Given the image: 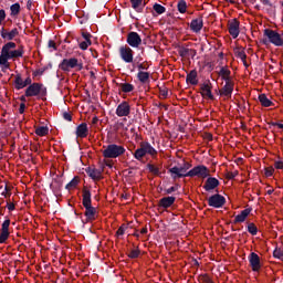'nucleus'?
<instances>
[{
	"label": "nucleus",
	"instance_id": "obj_34",
	"mask_svg": "<svg viewBox=\"0 0 283 283\" xmlns=\"http://www.w3.org/2000/svg\"><path fill=\"white\" fill-rule=\"evenodd\" d=\"M36 136H48L50 134V128L48 126H40L35 129Z\"/></svg>",
	"mask_w": 283,
	"mask_h": 283
},
{
	"label": "nucleus",
	"instance_id": "obj_8",
	"mask_svg": "<svg viewBox=\"0 0 283 283\" xmlns=\"http://www.w3.org/2000/svg\"><path fill=\"white\" fill-rule=\"evenodd\" d=\"M188 178H209V168L205 165L193 167L187 172Z\"/></svg>",
	"mask_w": 283,
	"mask_h": 283
},
{
	"label": "nucleus",
	"instance_id": "obj_48",
	"mask_svg": "<svg viewBox=\"0 0 283 283\" xmlns=\"http://www.w3.org/2000/svg\"><path fill=\"white\" fill-rule=\"evenodd\" d=\"M125 231H127V226L122 224L118 230L116 231V235H125Z\"/></svg>",
	"mask_w": 283,
	"mask_h": 283
},
{
	"label": "nucleus",
	"instance_id": "obj_57",
	"mask_svg": "<svg viewBox=\"0 0 283 283\" xmlns=\"http://www.w3.org/2000/svg\"><path fill=\"white\" fill-rule=\"evenodd\" d=\"M6 21V10H0V25Z\"/></svg>",
	"mask_w": 283,
	"mask_h": 283
},
{
	"label": "nucleus",
	"instance_id": "obj_62",
	"mask_svg": "<svg viewBox=\"0 0 283 283\" xmlns=\"http://www.w3.org/2000/svg\"><path fill=\"white\" fill-rule=\"evenodd\" d=\"M25 113V103H21L19 107V114H24Z\"/></svg>",
	"mask_w": 283,
	"mask_h": 283
},
{
	"label": "nucleus",
	"instance_id": "obj_41",
	"mask_svg": "<svg viewBox=\"0 0 283 283\" xmlns=\"http://www.w3.org/2000/svg\"><path fill=\"white\" fill-rule=\"evenodd\" d=\"M167 96H169V90H167L165 86L159 87V98L165 99Z\"/></svg>",
	"mask_w": 283,
	"mask_h": 283
},
{
	"label": "nucleus",
	"instance_id": "obj_37",
	"mask_svg": "<svg viewBox=\"0 0 283 283\" xmlns=\"http://www.w3.org/2000/svg\"><path fill=\"white\" fill-rule=\"evenodd\" d=\"M153 10H155L157 14H165V12H167V9L163 4L158 3L154 4Z\"/></svg>",
	"mask_w": 283,
	"mask_h": 283
},
{
	"label": "nucleus",
	"instance_id": "obj_35",
	"mask_svg": "<svg viewBox=\"0 0 283 283\" xmlns=\"http://www.w3.org/2000/svg\"><path fill=\"white\" fill-rule=\"evenodd\" d=\"M10 10L11 17H17L21 12V4H19V2H15L10 7Z\"/></svg>",
	"mask_w": 283,
	"mask_h": 283
},
{
	"label": "nucleus",
	"instance_id": "obj_23",
	"mask_svg": "<svg viewBox=\"0 0 283 283\" xmlns=\"http://www.w3.org/2000/svg\"><path fill=\"white\" fill-rule=\"evenodd\" d=\"M186 83L188 85H198V71L191 70L186 76Z\"/></svg>",
	"mask_w": 283,
	"mask_h": 283
},
{
	"label": "nucleus",
	"instance_id": "obj_6",
	"mask_svg": "<svg viewBox=\"0 0 283 283\" xmlns=\"http://www.w3.org/2000/svg\"><path fill=\"white\" fill-rule=\"evenodd\" d=\"M126 149L124 146L109 144L106 149L103 150L104 158H119L125 154Z\"/></svg>",
	"mask_w": 283,
	"mask_h": 283
},
{
	"label": "nucleus",
	"instance_id": "obj_44",
	"mask_svg": "<svg viewBox=\"0 0 283 283\" xmlns=\"http://www.w3.org/2000/svg\"><path fill=\"white\" fill-rule=\"evenodd\" d=\"M9 238H10V232L1 231V233H0V244H6V242Z\"/></svg>",
	"mask_w": 283,
	"mask_h": 283
},
{
	"label": "nucleus",
	"instance_id": "obj_64",
	"mask_svg": "<svg viewBox=\"0 0 283 283\" xmlns=\"http://www.w3.org/2000/svg\"><path fill=\"white\" fill-rule=\"evenodd\" d=\"M7 208H8L10 211H14V209H15L14 203H8V205H7Z\"/></svg>",
	"mask_w": 283,
	"mask_h": 283
},
{
	"label": "nucleus",
	"instance_id": "obj_45",
	"mask_svg": "<svg viewBox=\"0 0 283 283\" xmlns=\"http://www.w3.org/2000/svg\"><path fill=\"white\" fill-rule=\"evenodd\" d=\"M1 231L10 233V219H6L2 223Z\"/></svg>",
	"mask_w": 283,
	"mask_h": 283
},
{
	"label": "nucleus",
	"instance_id": "obj_14",
	"mask_svg": "<svg viewBox=\"0 0 283 283\" xmlns=\"http://www.w3.org/2000/svg\"><path fill=\"white\" fill-rule=\"evenodd\" d=\"M248 260L250 262V266L254 273H258L260 269H262V262L260 261V255L255 252H251L248 256Z\"/></svg>",
	"mask_w": 283,
	"mask_h": 283
},
{
	"label": "nucleus",
	"instance_id": "obj_53",
	"mask_svg": "<svg viewBox=\"0 0 283 283\" xmlns=\"http://www.w3.org/2000/svg\"><path fill=\"white\" fill-rule=\"evenodd\" d=\"M48 48H51L54 51L59 50V48L56 46V42H54V40H49Z\"/></svg>",
	"mask_w": 283,
	"mask_h": 283
},
{
	"label": "nucleus",
	"instance_id": "obj_46",
	"mask_svg": "<svg viewBox=\"0 0 283 283\" xmlns=\"http://www.w3.org/2000/svg\"><path fill=\"white\" fill-rule=\"evenodd\" d=\"M139 255H140V250L138 249L132 250L128 253V258H130V260H136V258H138Z\"/></svg>",
	"mask_w": 283,
	"mask_h": 283
},
{
	"label": "nucleus",
	"instance_id": "obj_33",
	"mask_svg": "<svg viewBox=\"0 0 283 283\" xmlns=\"http://www.w3.org/2000/svg\"><path fill=\"white\" fill-rule=\"evenodd\" d=\"M177 10L180 14H185V12H187V1L178 0Z\"/></svg>",
	"mask_w": 283,
	"mask_h": 283
},
{
	"label": "nucleus",
	"instance_id": "obj_2",
	"mask_svg": "<svg viewBox=\"0 0 283 283\" xmlns=\"http://www.w3.org/2000/svg\"><path fill=\"white\" fill-rule=\"evenodd\" d=\"M82 205L85 209V222H94L96 220V208L92 206V191L87 187L82 190Z\"/></svg>",
	"mask_w": 283,
	"mask_h": 283
},
{
	"label": "nucleus",
	"instance_id": "obj_1",
	"mask_svg": "<svg viewBox=\"0 0 283 283\" xmlns=\"http://www.w3.org/2000/svg\"><path fill=\"white\" fill-rule=\"evenodd\" d=\"M23 57V46L17 50V43L8 42L1 49L0 54V67L2 72L10 70V60Z\"/></svg>",
	"mask_w": 283,
	"mask_h": 283
},
{
	"label": "nucleus",
	"instance_id": "obj_3",
	"mask_svg": "<svg viewBox=\"0 0 283 283\" xmlns=\"http://www.w3.org/2000/svg\"><path fill=\"white\" fill-rule=\"evenodd\" d=\"M263 36H265L262 39L263 45H269V43H271L272 45H275V48L283 46V33H279L273 29H265L263 31Z\"/></svg>",
	"mask_w": 283,
	"mask_h": 283
},
{
	"label": "nucleus",
	"instance_id": "obj_11",
	"mask_svg": "<svg viewBox=\"0 0 283 283\" xmlns=\"http://www.w3.org/2000/svg\"><path fill=\"white\" fill-rule=\"evenodd\" d=\"M119 56L124 63H134V50L127 45L119 48Z\"/></svg>",
	"mask_w": 283,
	"mask_h": 283
},
{
	"label": "nucleus",
	"instance_id": "obj_29",
	"mask_svg": "<svg viewBox=\"0 0 283 283\" xmlns=\"http://www.w3.org/2000/svg\"><path fill=\"white\" fill-rule=\"evenodd\" d=\"M132 9L136 12H143V8H145V2L143 0H130Z\"/></svg>",
	"mask_w": 283,
	"mask_h": 283
},
{
	"label": "nucleus",
	"instance_id": "obj_55",
	"mask_svg": "<svg viewBox=\"0 0 283 283\" xmlns=\"http://www.w3.org/2000/svg\"><path fill=\"white\" fill-rule=\"evenodd\" d=\"M235 176H238V171H234V172H227V175H226V178L228 179V180H233V178H235Z\"/></svg>",
	"mask_w": 283,
	"mask_h": 283
},
{
	"label": "nucleus",
	"instance_id": "obj_36",
	"mask_svg": "<svg viewBox=\"0 0 283 283\" xmlns=\"http://www.w3.org/2000/svg\"><path fill=\"white\" fill-rule=\"evenodd\" d=\"M76 187H78V177H74L66 186L65 189H67L69 191L71 189H76Z\"/></svg>",
	"mask_w": 283,
	"mask_h": 283
},
{
	"label": "nucleus",
	"instance_id": "obj_61",
	"mask_svg": "<svg viewBox=\"0 0 283 283\" xmlns=\"http://www.w3.org/2000/svg\"><path fill=\"white\" fill-rule=\"evenodd\" d=\"M261 3H263V6H269V8H273V2H271V0H261Z\"/></svg>",
	"mask_w": 283,
	"mask_h": 283
},
{
	"label": "nucleus",
	"instance_id": "obj_10",
	"mask_svg": "<svg viewBox=\"0 0 283 283\" xmlns=\"http://www.w3.org/2000/svg\"><path fill=\"white\" fill-rule=\"evenodd\" d=\"M126 43H128L130 48H140V45H143V38H140V34H138V32L130 31L127 34Z\"/></svg>",
	"mask_w": 283,
	"mask_h": 283
},
{
	"label": "nucleus",
	"instance_id": "obj_15",
	"mask_svg": "<svg viewBox=\"0 0 283 283\" xmlns=\"http://www.w3.org/2000/svg\"><path fill=\"white\" fill-rule=\"evenodd\" d=\"M233 87H235V83L226 82V84L218 91L219 96H224V98H231L233 94Z\"/></svg>",
	"mask_w": 283,
	"mask_h": 283
},
{
	"label": "nucleus",
	"instance_id": "obj_12",
	"mask_svg": "<svg viewBox=\"0 0 283 283\" xmlns=\"http://www.w3.org/2000/svg\"><path fill=\"white\" fill-rule=\"evenodd\" d=\"M228 31L232 39H238L240 36V20L234 18L228 21Z\"/></svg>",
	"mask_w": 283,
	"mask_h": 283
},
{
	"label": "nucleus",
	"instance_id": "obj_63",
	"mask_svg": "<svg viewBox=\"0 0 283 283\" xmlns=\"http://www.w3.org/2000/svg\"><path fill=\"white\" fill-rule=\"evenodd\" d=\"M271 125H272L273 127H279V129H283V124H280V123H277V122H272Z\"/></svg>",
	"mask_w": 283,
	"mask_h": 283
},
{
	"label": "nucleus",
	"instance_id": "obj_18",
	"mask_svg": "<svg viewBox=\"0 0 283 283\" xmlns=\"http://www.w3.org/2000/svg\"><path fill=\"white\" fill-rule=\"evenodd\" d=\"M218 187H220V180L216 177H208L203 185L205 191L208 192L213 191V189H218Z\"/></svg>",
	"mask_w": 283,
	"mask_h": 283
},
{
	"label": "nucleus",
	"instance_id": "obj_52",
	"mask_svg": "<svg viewBox=\"0 0 283 283\" xmlns=\"http://www.w3.org/2000/svg\"><path fill=\"white\" fill-rule=\"evenodd\" d=\"M83 39H85L86 42L92 43V34L88 32H82Z\"/></svg>",
	"mask_w": 283,
	"mask_h": 283
},
{
	"label": "nucleus",
	"instance_id": "obj_20",
	"mask_svg": "<svg viewBox=\"0 0 283 283\" xmlns=\"http://www.w3.org/2000/svg\"><path fill=\"white\" fill-rule=\"evenodd\" d=\"M85 171L87 176L92 178V180H101V178H103V170L101 169L87 167Z\"/></svg>",
	"mask_w": 283,
	"mask_h": 283
},
{
	"label": "nucleus",
	"instance_id": "obj_9",
	"mask_svg": "<svg viewBox=\"0 0 283 283\" xmlns=\"http://www.w3.org/2000/svg\"><path fill=\"white\" fill-rule=\"evenodd\" d=\"M208 205L213 209H222V206L227 205V198L220 193L212 195L208 198Z\"/></svg>",
	"mask_w": 283,
	"mask_h": 283
},
{
	"label": "nucleus",
	"instance_id": "obj_31",
	"mask_svg": "<svg viewBox=\"0 0 283 283\" xmlns=\"http://www.w3.org/2000/svg\"><path fill=\"white\" fill-rule=\"evenodd\" d=\"M119 87L124 94H129V92H134V85L129 83H120Z\"/></svg>",
	"mask_w": 283,
	"mask_h": 283
},
{
	"label": "nucleus",
	"instance_id": "obj_50",
	"mask_svg": "<svg viewBox=\"0 0 283 283\" xmlns=\"http://www.w3.org/2000/svg\"><path fill=\"white\" fill-rule=\"evenodd\" d=\"M235 55L238 59H241V61H247V53L244 52V50L237 51Z\"/></svg>",
	"mask_w": 283,
	"mask_h": 283
},
{
	"label": "nucleus",
	"instance_id": "obj_38",
	"mask_svg": "<svg viewBox=\"0 0 283 283\" xmlns=\"http://www.w3.org/2000/svg\"><path fill=\"white\" fill-rule=\"evenodd\" d=\"M190 52H191V49H188V48H185V46H181L178 50L179 56H181L182 59H186V56H189Z\"/></svg>",
	"mask_w": 283,
	"mask_h": 283
},
{
	"label": "nucleus",
	"instance_id": "obj_26",
	"mask_svg": "<svg viewBox=\"0 0 283 283\" xmlns=\"http://www.w3.org/2000/svg\"><path fill=\"white\" fill-rule=\"evenodd\" d=\"M142 149H144L145 154H149V156H156V154H158V151L156 150V148H154V146H151V144H149V142H143L140 144Z\"/></svg>",
	"mask_w": 283,
	"mask_h": 283
},
{
	"label": "nucleus",
	"instance_id": "obj_42",
	"mask_svg": "<svg viewBox=\"0 0 283 283\" xmlns=\"http://www.w3.org/2000/svg\"><path fill=\"white\" fill-rule=\"evenodd\" d=\"M273 258H275L276 260H281L283 262V250L276 248L273 251Z\"/></svg>",
	"mask_w": 283,
	"mask_h": 283
},
{
	"label": "nucleus",
	"instance_id": "obj_32",
	"mask_svg": "<svg viewBox=\"0 0 283 283\" xmlns=\"http://www.w3.org/2000/svg\"><path fill=\"white\" fill-rule=\"evenodd\" d=\"M133 156H134V158H136V160H143V158H145V156H147V155H146L143 146H140V148L135 150Z\"/></svg>",
	"mask_w": 283,
	"mask_h": 283
},
{
	"label": "nucleus",
	"instance_id": "obj_17",
	"mask_svg": "<svg viewBox=\"0 0 283 283\" xmlns=\"http://www.w3.org/2000/svg\"><path fill=\"white\" fill-rule=\"evenodd\" d=\"M201 96L203 98H209L210 101H214L216 97L213 93H211V82L208 80L203 84L200 85Z\"/></svg>",
	"mask_w": 283,
	"mask_h": 283
},
{
	"label": "nucleus",
	"instance_id": "obj_47",
	"mask_svg": "<svg viewBox=\"0 0 283 283\" xmlns=\"http://www.w3.org/2000/svg\"><path fill=\"white\" fill-rule=\"evenodd\" d=\"M200 282L201 283H216V282H213V280H211V277L208 274H202L200 276Z\"/></svg>",
	"mask_w": 283,
	"mask_h": 283
},
{
	"label": "nucleus",
	"instance_id": "obj_43",
	"mask_svg": "<svg viewBox=\"0 0 283 283\" xmlns=\"http://www.w3.org/2000/svg\"><path fill=\"white\" fill-rule=\"evenodd\" d=\"M248 231L251 233V235H258V227L255 223H249Z\"/></svg>",
	"mask_w": 283,
	"mask_h": 283
},
{
	"label": "nucleus",
	"instance_id": "obj_28",
	"mask_svg": "<svg viewBox=\"0 0 283 283\" xmlns=\"http://www.w3.org/2000/svg\"><path fill=\"white\" fill-rule=\"evenodd\" d=\"M259 102L262 105V107H273V105H275L271 99H269L266 94H260Z\"/></svg>",
	"mask_w": 283,
	"mask_h": 283
},
{
	"label": "nucleus",
	"instance_id": "obj_25",
	"mask_svg": "<svg viewBox=\"0 0 283 283\" xmlns=\"http://www.w3.org/2000/svg\"><path fill=\"white\" fill-rule=\"evenodd\" d=\"M137 81H139V83H142V85H148V83H150L149 72L139 71L137 73Z\"/></svg>",
	"mask_w": 283,
	"mask_h": 283
},
{
	"label": "nucleus",
	"instance_id": "obj_51",
	"mask_svg": "<svg viewBox=\"0 0 283 283\" xmlns=\"http://www.w3.org/2000/svg\"><path fill=\"white\" fill-rule=\"evenodd\" d=\"M175 191H178V185L172 186V187H170L168 189H165V193L168 195V196L174 193Z\"/></svg>",
	"mask_w": 283,
	"mask_h": 283
},
{
	"label": "nucleus",
	"instance_id": "obj_49",
	"mask_svg": "<svg viewBox=\"0 0 283 283\" xmlns=\"http://www.w3.org/2000/svg\"><path fill=\"white\" fill-rule=\"evenodd\" d=\"M274 172H275V168L268 167V168H265L264 175H265L266 178H271V176H273Z\"/></svg>",
	"mask_w": 283,
	"mask_h": 283
},
{
	"label": "nucleus",
	"instance_id": "obj_56",
	"mask_svg": "<svg viewBox=\"0 0 283 283\" xmlns=\"http://www.w3.org/2000/svg\"><path fill=\"white\" fill-rule=\"evenodd\" d=\"M63 118H64V120L72 123V114L65 112V113H63Z\"/></svg>",
	"mask_w": 283,
	"mask_h": 283
},
{
	"label": "nucleus",
	"instance_id": "obj_24",
	"mask_svg": "<svg viewBox=\"0 0 283 283\" xmlns=\"http://www.w3.org/2000/svg\"><path fill=\"white\" fill-rule=\"evenodd\" d=\"M219 76H221L222 81L226 83H233V80H231V71L227 66L220 69Z\"/></svg>",
	"mask_w": 283,
	"mask_h": 283
},
{
	"label": "nucleus",
	"instance_id": "obj_21",
	"mask_svg": "<svg viewBox=\"0 0 283 283\" xmlns=\"http://www.w3.org/2000/svg\"><path fill=\"white\" fill-rule=\"evenodd\" d=\"M174 202H176V197L170 196L161 198L158 205L163 209H169V207L174 206Z\"/></svg>",
	"mask_w": 283,
	"mask_h": 283
},
{
	"label": "nucleus",
	"instance_id": "obj_40",
	"mask_svg": "<svg viewBox=\"0 0 283 283\" xmlns=\"http://www.w3.org/2000/svg\"><path fill=\"white\" fill-rule=\"evenodd\" d=\"M137 70H139V72H145L149 70V63L147 61L137 63Z\"/></svg>",
	"mask_w": 283,
	"mask_h": 283
},
{
	"label": "nucleus",
	"instance_id": "obj_22",
	"mask_svg": "<svg viewBox=\"0 0 283 283\" xmlns=\"http://www.w3.org/2000/svg\"><path fill=\"white\" fill-rule=\"evenodd\" d=\"M87 134H90V129L87 128L86 123H82L76 127L77 138H87Z\"/></svg>",
	"mask_w": 283,
	"mask_h": 283
},
{
	"label": "nucleus",
	"instance_id": "obj_59",
	"mask_svg": "<svg viewBox=\"0 0 283 283\" xmlns=\"http://www.w3.org/2000/svg\"><path fill=\"white\" fill-rule=\"evenodd\" d=\"M274 167H275V169H283V161L282 160L275 161Z\"/></svg>",
	"mask_w": 283,
	"mask_h": 283
},
{
	"label": "nucleus",
	"instance_id": "obj_4",
	"mask_svg": "<svg viewBox=\"0 0 283 283\" xmlns=\"http://www.w3.org/2000/svg\"><path fill=\"white\" fill-rule=\"evenodd\" d=\"M191 169V164L189 161H185L181 166H174L172 168L168 169V174H170L172 180H178V178H189L187 175Z\"/></svg>",
	"mask_w": 283,
	"mask_h": 283
},
{
	"label": "nucleus",
	"instance_id": "obj_19",
	"mask_svg": "<svg viewBox=\"0 0 283 283\" xmlns=\"http://www.w3.org/2000/svg\"><path fill=\"white\" fill-rule=\"evenodd\" d=\"M205 27V22L202 20V17L193 19L190 22V30L192 32H195L196 34H198V32H200L202 30V28Z\"/></svg>",
	"mask_w": 283,
	"mask_h": 283
},
{
	"label": "nucleus",
	"instance_id": "obj_16",
	"mask_svg": "<svg viewBox=\"0 0 283 283\" xmlns=\"http://www.w3.org/2000/svg\"><path fill=\"white\" fill-rule=\"evenodd\" d=\"M0 36L4 40V41H14L15 36H19V29L14 28L11 31L6 30V28H2L0 30Z\"/></svg>",
	"mask_w": 283,
	"mask_h": 283
},
{
	"label": "nucleus",
	"instance_id": "obj_27",
	"mask_svg": "<svg viewBox=\"0 0 283 283\" xmlns=\"http://www.w3.org/2000/svg\"><path fill=\"white\" fill-rule=\"evenodd\" d=\"M251 213V208H247L244 210L241 211L240 214H238L235 218H234V221L233 223L234 224H238L240 222H244V220H247V218H249V214Z\"/></svg>",
	"mask_w": 283,
	"mask_h": 283
},
{
	"label": "nucleus",
	"instance_id": "obj_5",
	"mask_svg": "<svg viewBox=\"0 0 283 283\" xmlns=\"http://www.w3.org/2000/svg\"><path fill=\"white\" fill-rule=\"evenodd\" d=\"M25 96L28 98L32 96H41L43 98V96H48V87H44L41 83H33L27 87Z\"/></svg>",
	"mask_w": 283,
	"mask_h": 283
},
{
	"label": "nucleus",
	"instance_id": "obj_39",
	"mask_svg": "<svg viewBox=\"0 0 283 283\" xmlns=\"http://www.w3.org/2000/svg\"><path fill=\"white\" fill-rule=\"evenodd\" d=\"M147 169L150 171V174H154V176H160V169L153 164H148Z\"/></svg>",
	"mask_w": 283,
	"mask_h": 283
},
{
	"label": "nucleus",
	"instance_id": "obj_13",
	"mask_svg": "<svg viewBox=\"0 0 283 283\" xmlns=\"http://www.w3.org/2000/svg\"><path fill=\"white\" fill-rule=\"evenodd\" d=\"M115 114L119 118H123L125 116H129V114H132V106L129 105V102L123 101L119 105H117Z\"/></svg>",
	"mask_w": 283,
	"mask_h": 283
},
{
	"label": "nucleus",
	"instance_id": "obj_7",
	"mask_svg": "<svg viewBox=\"0 0 283 283\" xmlns=\"http://www.w3.org/2000/svg\"><path fill=\"white\" fill-rule=\"evenodd\" d=\"M74 67H77V72L83 70V63H78V59L76 57L64 59L59 64V69L62 70V72H70V70H74Z\"/></svg>",
	"mask_w": 283,
	"mask_h": 283
},
{
	"label": "nucleus",
	"instance_id": "obj_58",
	"mask_svg": "<svg viewBox=\"0 0 283 283\" xmlns=\"http://www.w3.org/2000/svg\"><path fill=\"white\" fill-rule=\"evenodd\" d=\"M44 73H45V69H39L33 73V76H43Z\"/></svg>",
	"mask_w": 283,
	"mask_h": 283
},
{
	"label": "nucleus",
	"instance_id": "obj_30",
	"mask_svg": "<svg viewBox=\"0 0 283 283\" xmlns=\"http://www.w3.org/2000/svg\"><path fill=\"white\" fill-rule=\"evenodd\" d=\"M25 82L23 81V77H21V74H17L15 75V80H14V87L17 90H23V87H25Z\"/></svg>",
	"mask_w": 283,
	"mask_h": 283
},
{
	"label": "nucleus",
	"instance_id": "obj_60",
	"mask_svg": "<svg viewBox=\"0 0 283 283\" xmlns=\"http://www.w3.org/2000/svg\"><path fill=\"white\" fill-rule=\"evenodd\" d=\"M28 85H32V77L28 76L25 80H24V87H28Z\"/></svg>",
	"mask_w": 283,
	"mask_h": 283
},
{
	"label": "nucleus",
	"instance_id": "obj_54",
	"mask_svg": "<svg viewBox=\"0 0 283 283\" xmlns=\"http://www.w3.org/2000/svg\"><path fill=\"white\" fill-rule=\"evenodd\" d=\"M90 45H92V43H90L87 41H83L80 43V50H87V48H90Z\"/></svg>",
	"mask_w": 283,
	"mask_h": 283
}]
</instances>
